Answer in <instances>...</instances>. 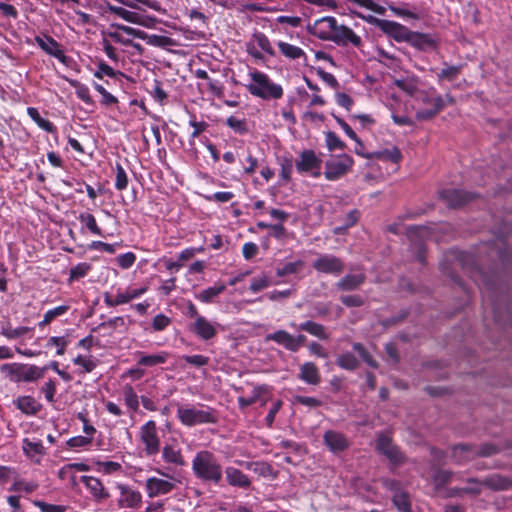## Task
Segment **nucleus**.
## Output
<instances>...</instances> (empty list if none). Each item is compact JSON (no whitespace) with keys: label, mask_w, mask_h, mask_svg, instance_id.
Listing matches in <instances>:
<instances>
[{"label":"nucleus","mask_w":512,"mask_h":512,"mask_svg":"<svg viewBox=\"0 0 512 512\" xmlns=\"http://www.w3.org/2000/svg\"><path fill=\"white\" fill-rule=\"evenodd\" d=\"M501 449L492 443L482 444L478 449L475 448V457H490L500 452Z\"/></svg>","instance_id":"obj_58"},{"label":"nucleus","mask_w":512,"mask_h":512,"mask_svg":"<svg viewBox=\"0 0 512 512\" xmlns=\"http://www.w3.org/2000/svg\"><path fill=\"white\" fill-rule=\"evenodd\" d=\"M167 358L168 354L166 352L153 355H144L143 353H139V359L137 363L140 366L152 367L159 364H164L167 361Z\"/></svg>","instance_id":"obj_40"},{"label":"nucleus","mask_w":512,"mask_h":512,"mask_svg":"<svg viewBox=\"0 0 512 512\" xmlns=\"http://www.w3.org/2000/svg\"><path fill=\"white\" fill-rule=\"evenodd\" d=\"M325 142L329 151L344 150L346 148V144L332 131H328L325 134Z\"/></svg>","instance_id":"obj_50"},{"label":"nucleus","mask_w":512,"mask_h":512,"mask_svg":"<svg viewBox=\"0 0 512 512\" xmlns=\"http://www.w3.org/2000/svg\"><path fill=\"white\" fill-rule=\"evenodd\" d=\"M15 404L16 407L26 415H35L42 408V405L32 396H21L17 398Z\"/></svg>","instance_id":"obj_35"},{"label":"nucleus","mask_w":512,"mask_h":512,"mask_svg":"<svg viewBox=\"0 0 512 512\" xmlns=\"http://www.w3.org/2000/svg\"><path fill=\"white\" fill-rule=\"evenodd\" d=\"M190 330L202 340H210L217 334V328L205 317H199L191 325Z\"/></svg>","instance_id":"obj_21"},{"label":"nucleus","mask_w":512,"mask_h":512,"mask_svg":"<svg viewBox=\"0 0 512 512\" xmlns=\"http://www.w3.org/2000/svg\"><path fill=\"white\" fill-rule=\"evenodd\" d=\"M98 359L88 356L84 357L82 355H78L73 359V363L75 365L81 366L83 368V373L92 372L98 365Z\"/></svg>","instance_id":"obj_48"},{"label":"nucleus","mask_w":512,"mask_h":512,"mask_svg":"<svg viewBox=\"0 0 512 512\" xmlns=\"http://www.w3.org/2000/svg\"><path fill=\"white\" fill-rule=\"evenodd\" d=\"M381 31L393 38L396 42H406L410 33V29L406 26L390 20L382 22Z\"/></svg>","instance_id":"obj_19"},{"label":"nucleus","mask_w":512,"mask_h":512,"mask_svg":"<svg viewBox=\"0 0 512 512\" xmlns=\"http://www.w3.org/2000/svg\"><path fill=\"white\" fill-rule=\"evenodd\" d=\"M365 280L366 276L364 273L348 274L336 283V287L341 291H353L359 288Z\"/></svg>","instance_id":"obj_28"},{"label":"nucleus","mask_w":512,"mask_h":512,"mask_svg":"<svg viewBox=\"0 0 512 512\" xmlns=\"http://www.w3.org/2000/svg\"><path fill=\"white\" fill-rule=\"evenodd\" d=\"M69 344L68 336H52L47 340V348H56V355L62 356L65 354L66 348Z\"/></svg>","instance_id":"obj_47"},{"label":"nucleus","mask_w":512,"mask_h":512,"mask_svg":"<svg viewBox=\"0 0 512 512\" xmlns=\"http://www.w3.org/2000/svg\"><path fill=\"white\" fill-rule=\"evenodd\" d=\"M266 341H274L283 346L286 350L295 352L294 336L285 330H277L265 337Z\"/></svg>","instance_id":"obj_29"},{"label":"nucleus","mask_w":512,"mask_h":512,"mask_svg":"<svg viewBox=\"0 0 512 512\" xmlns=\"http://www.w3.org/2000/svg\"><path fill=\"white\" fill-rule=\"evenodd\" d=\"M117 74H120V72L115 71L111 66L103 61H100L98 63V69L94 72V77L102 79L103 76L106 75L110 78H114Z\"/></svg>","instance_id":"obj_60"},{"label":"nucleus","mask_w":512,"mask_h":512,"mask_svg":"<svg viewBox=\"0 0 512 512\" xmlns=\"http://www.w3.org/2000/svg\"><path fill=\"white\" fill-rule=\"evenodd\" d=\"M337 20L332 16H325L316 20L308 27L309 32L320 40L331 41L337 29Z\"/></svg>","instance_id":"obj_8"},{"label":"nucleus","mask_w":512,"mask_h":512,"mask_svg":"<svg viewBox=\"0 0 512 512\" xmlns=\"http://www.w3.org/2000/svg\"><path fill=\"white\" fill-rule=\"evenodd\" d=\"M298 377L310 385H318L321 381L319 370L313 362H305L302 364Z\"/></svg>","instance_id":"obj_27"},{"label":"nucleus","mask_w":512,"mask_h":512,"mask_svg":"<svg viewBox=\"0 0 512 512\" xmlns=\"http://www.w3.org/2000/svg\"><path fill=\"white\" fill-rule=\"evenodd\" d=\"M111 28H116L118 30H121V31L125 32L126 34L133 36L135 38L147 40L148 44H151V45L163 46V45L170 44V42H171V39L169 37L159 36V35L148 36L147 33L142 30L135 29L133 27L126 26V25L119 24V23H112Z\"/></svg>","instance_id":"obj_12"},{"label":"nucleus","mask_w":512,"mask_h":512,"mask_svg":"<svg viewBox=\"0 0 512 512\" xmlns=\"http://www.w3.org/2000/svg\"><path fill=\"white\" fill-rule=\"evenodd\" d=\"M445 67L437 73V79L439 82L441 81H449L452 82L456 80L462 72L463 65H447L444 64Z\"/></svg>","instance_id":"obj_38"},{"label":"nucleus","mask_w":512,"mask_h":512,"mask_svg":"<svg viewBox=\"0 0 512 512\" xmlns=\"http://www.w3.org/2000/svg\"><path fill=\"white\" fill-rule=\"evenodd\" d=\"M226 125L239 135H244L249 131L248 123L245 118L232 115L226 119Z\"/></svg>","instance_id":"obj_46"},{"label":"nucleus","mask_w":512,"mask_h":512,"mask_svg":"<svg viewBox=\"0 0 512 512\" xmlns=\"http://www.w3.org/2000/svg\"><path fill=\"white\" fill-rule=\"evenodd\" d=\"M364 158L380 159L384 161H390L392 163H399L402 159V154L396 146H393L391 149H384L364 155Z\"/></svg>","instance_id":"obj_34"},{"label":"nucleus","mask_w":512,"mask_h":512,"mask_svg":"<svg viewBox=\"0 0 512 512\" xmlns=\"http://www.w3.org/2000/svg\"><path fill=\"white\" fill-rule=\"evenodd\" d=\"M277 46H278L281 54L290 60H296L301 57L306 58V54H305L304 50L298 46L292 45V44L284 42V41H279L277 43Z\"/></svg>","instance_id":"obj_37"},{"label":"nucleus","mask_w":512,"mask_h":512,"mask_svg":"<svg viewBox=\"0 0 512 512\" xmlns=\"http://www.w3.org/2000/svg\"><path fill=\"white\" fill-rule=\"evenodd\" d=\"M353 163V158L347 154L333 157L325 163L324 176L329 181L339 180L352 169Z\"/></svg>","instance_id":"obj_6"},{"label":"nucleus","mask_w":512,"mask_h":512,"mask_svg":"<svg viewBox=\"0 0 512 512\" xmlns=\"http://www.w3.org/2000/svg\"><path fill=\"white\" fill-rule=\"evenodd\" d=\"M337 45L346 46L348 44L353 45L354 47H360L362 44V39L360 36L356 35L352 29L345 25H338L331 40Z\"/></svg>","instance_id":"obj_16"},{"label":"nucleus","mask_w":512,"mask_h":512,"mask_svg":"<svg viewBox=\"0 0 512 512\" xmlns=\"http://www.w3.org/2000/svg\"><path fill=\"white\" fill-rule=\"evenodd\" d=\"M33 504L40 509L41 512H65L67 507L64 505L49 504L44 501L36 500Z\"/></svg>","instance_id":"obj_62"},{"label":"nucleus","mask_w":512,"mask_h":512,"mask_svg":"<svg viewBox=\"0 0 512 512\" xmlns=\"http://www.w3.org/2000/svg\"><path fill=\"white\" fill-rule=\"evenodd\" d=\"M27 114L29 117L44 131L48 133H53L56 131V127L52 122H50L47 119H44L39 114L38 110L34 107H28L27 108Z\"/></svg>","instance_id":"obj_41"},{"label":"nucleus","mask_w":512,"mask_h":512,"mask_svg":"<svg viewBox=\"0 0 512 512\" xmlns=\"http://www.w3.org/2000/svg\"><path fill=\"white\" fill-rule=\"evenodd\" d=\"M139 437L144 445L146 456L152 457L157 455L161 450V441L158 436L156 422L153 420L147 421L141 428Z\"/></svg>","instance_id":"obj_5"},{"label":"nucleus","mask_w":512,"mask_h":512,"mask_svg":"<svg viewBox=\"0 0 512 512\" xmlns=\"http://www.w3.org/2000/svg\"><path fill=\"white\" fill-rule=\"evenodd\" d=\"M226 290L225 284H216L212 287L202 290L196 295V298L204 303H210L216 298L219 294L223 293Z\"/></svg>","instance_id":"obj_39"},{"label":"nucleus","mask_w":512,"mask_h":512,"mask_svg":"<svg viewBox=\"0 0 512 512\" xmlns=\"http://www.w3.org/2000/svg\"><path fill=\"white\" fill-rule=\"evenodd\" d=\"M177 418L187 427H193L203 424H216L218 421L217 412L214 408L198 405H179L177 408Z\"/></svg>","instance_id":"obj_2"},{"label":"nucleus","mask_w":512,"mask_h":512,"mask_svg":"<svg viewBox=\"0 0 512 512\" xmlns=\"http://www.w3.org/2000/svg\"><path fill=\"white\" fill-rule=\"evenodd\" d=\"M91 268H92L91 265L86 262L77 264L75 267L70 269L69 280L74 281V280H78L82 277H85L88 274V272L91 270Z\"/></svg>","instance_id":"obj_54"},{"label":"nucleus","mask_w":512,"mask_h":512,"mask_svg":"<svg viewBox=\"0 0 512 512\" xmlns=\"http://www.w3.org/2000/svg\"><path fill=\"white\" fill-rule=\"evenodd\" d=\"M270 392L271 388L266 384L255 386L254 389L252 390V394L250 397H238L237 401L239 404V408L241 410H244L248 406L259 401L263 396L269 395Z\"/></svg>","instance_id":"obj_26"},{"label":"nucleus","mask_w":512,"mask_h":512,"mask_svg":"<svg viewBox=\"0 0 512 512\" xmlns=\"http://www.w3.org/2000/svg\"><path fill=\"white\" fill-rule=\"evenodd\" d=\"M14 382H34L44 377L47 367H38L23 363H6L0 367Z\"/></svg>","instance_id":"obj_4"},{"label":"nucleus","mask_w":512,"mask_h":512,"mask_svg":"<svg viewBox=\"0 0 512 512\" xmlns=\"http://www.w3.org/2000/svg\"><path fill=\"white\" fill-rule=\"evenodd\" d=\"M325 445L332 452H340L348 448L349 442L345 435L341 432L328 430L323 435Z\"/></svg>","instance_id":"obj_24"},{"label":"nucleus","mask_w":512,"mask_h":512,"mask_svg":"<svg viewBox=\"0 0 512 512\" xmlns=\"http://www.w3.org/2000/svg\"><path fill=\"white\" fill-rule=\"evenodd\" d=\"M297 328L301 331L309 333L314 337H317L320 340H327L330 337L324 325L314 322L312 320H307L305 322L300 323Z\"/></svg>","instance_id":"obj_30"},{"label":"nucleus","mask_w":512,"mask_h":512,"mask_svg":"<svg viewBox=\"0 0 512 512\" xmlns=\"http://www.w3.org/2000/svg\"><path fill=\"white\" fill-rule=\"evenodd\" d=\"M322 160L311 149L304 150L296 161L297 171L307 173L321 169Z\"/></svg>","instance_id":"obj_15"},{"label":"nucleus","mask_w":512,"mask_h":512,"mask_svg":"<svg viewBox=\"0 0 512 512\" xmlns=\"http://www.w3.org/2000/svg\"><path fill=\"white\" fill-rule=\"evenodd\" d=\"M376 449L395 465H400L406 460L405 455L398 446L393 444L392 439L388 434H379L376 440Z\"/></svg>","instance_id":"obj_7"},{"label":"nucleus","mask_w":512,"mask_h":512,"mask_svg":"<svg viewBox=\"0 0 512 512\" xmlns=\"http://www.w3.org/2000/svg\"><path fill=\"white\" fill-rule=\"evenodd\" d=\"M476 195L455 188H446L439 192V198L450 208H459L470 202Z\"/></svg>","instance_id":"obj_11"},{"label":"nucleus","mask_w":512,"mask_h":512,"mask_svg":"<svg viewBox=\"0 0 512 512\" xmlns=\"http://www.w3.org/2000/svg\"><path fill=\"white\" fill-rule=\"evenodd\" d=\"M451 457L455 464L463 465L475 458V445L460 443L451 447Z\"/></svg>","instance_id":"obj_20"},{"label":"nucleus","mask_w":512,"mask_h":512,"mask_svg":"<svg viewBox=\"0 0 512 512\" xmlns=\"http://www.w3.org/2000/svg\"><path fill=\"white\" fill-rule=\"evenodd\" d=\"M14 480H15L14 483L9 488L10 491L18 492V491L23 490L27 493H31V492L35 491L38 487V485L33 482L25 483L22 480H16V478Z\"/></svg>","instance_id":"obj_63"},{"label":"nucleus","mask_w":512,"mask_h":512,"mask_svg":"<svg viewBox=\"0 0 512 512\" xmlns=\"http://www.w3.org/2000/svg\"><path fill=\"white\" fill-rule=\"evenodd\" d=\"M483 486L494 492L507 491L512 488V478L493 473L482 479Z\"/></svg>","instance_id":"obj_17"},{"label":"nucleus","mask_w":512,"mask_h":512,"mask_svg":"<svg viewBox=\"0 0 512 512\" xmlns=\"http://www.w3.org/2000/svg\"><path fill=\"white\" fill-rule=\"evenodd\" d=\"M162 458L166 463L176 466H183L185 464L181 450L177 445L165 444L162 449Z\"/></svg>","instance_id":"obj_33"},{"label":"nucleus","mask_w":512,"mask_h":512,"mask_svg":"<svg viewBox=\"0 0 512 512\" xmlns=\"http://www.w3.org/2000/svg\"><path fill=\"white\" fill-rule=\"evenodd\" d=\"M249 75L252 83L246 87L251 95L264 100L280 99L283 96L282 87L272 82L267 74L255 70L250 72Z\"/></svg>","instance_id":"obj_3"},{"label":"nucleus","mask_w":512,"mask_h":512,"mask_svg":"<svg viewBox=\"0 0 512 512\" xmlns=\"http://www.w3.org/2000/svg\"><path fill=\"white\" fill-rule=\"evenodd\" d=\"M433 107L429 109L418 110L415 117L419 121L430 120L435 117L444 107L445 103L441 95H436L432 98Z\"/></svg>","instance_id":"obj_32"},{"label":"nucleus","mask_w":512,"mask_h":512,"mask_svg":"<svg viewBox=\"0 0 512 512\" xmlns=\"http://www.w3.org/2000/svg\"><path fill=\"white\" fill-rule=\"evenodd\" d=\"M70 309L69 305H60L53 309L48 310L44 316L43 319L38 323V326L40 328L45 327L49 325L54 319L57 317L63 316L66 314Z\"/></svg>","instance_id":"obj_43"},{"label":"nucleus","mask_w":512,"mask_h":512,"mask_svg":"<svg viewBox=\"0 0 512 512\" xmlns=\"http://www.w3.org/2000/svg\"><path fill=\"white\" fill-rule=\"evenodd\" d=\"M123 393H124V399H125L127 406L133 410H137V408L139 406V400H138V396L135 393L132 386H129V385L125 386Z\"/></svg>","instance_id":"obj_59"},{"label":"nucleus","mask_w":512,"mask_h":512,"mask_svg":"<svg viewBox=\"0 0 512 512\" xmlns=\"http://www.w3.org/2000/svg\"><path fill=\"white\" fill-rule=\"evenodd\" d=\"M246 468L251 469L262 477H270L272 479L277 477V472L273 469L272 465L264 461L247 462Z\"/></svg>","instance_id":"obj_36"},{"label":"nucleus","mask_w":512,"mask_h":512,"mask_svg":"<svg viewBox=\"0 0 512 512\" xmlns=\"http://www.w3.org/2000/svg\"><path fill=\"white\" fill-rule=\"evenodd\" d=\"M312 266L320 273L332 275H340L345 268L343 260L332 254L320 255Z\"/></svg>","instance_id":"obj_9"},{"label":"nucleus","mask_w":512,"mask_h":512,"mask_svg":"<svg viewBox=\"0 0 512 512\" xmlns=\"http://www.w3.org/2000/svg\"><path fill=\"white\" fill-rule=\"evenodd\" d=\"M171 323V319L164 314H157L152 321V327L155 331H163Z\"/></svg>","instance_id":"obj_64"},{"label":"nucleus","mask_w":512,"mask_h":512,"mask_svg":"<svg viewBox=\"0 0 512 512\" xmlns=\"http://www.w3.org/2000/svg\"><path fill=\"white\" fill-rule=\"evenodd\" d=\"M130 302L128 292H118L113 298L109 293L104 294V303L108 307H115Z\"/></svg>","instance_id":"obj_51"},{"label":"nucleus","mask_w":512,"mask_h":512,"mask_svg":"<svg viewBox=\"0 0 512 512\" xmlns=\"http://www.w3.org/2000/svg\"><path fill=\"white\" fill-rule=\"evenodd\" d=\"M280 177L285 181L291 180V173L293 170L292 158H283L280 163Z\"/></svg>","instance_id":"obj_61"},{"label":"nucleus","mask_w":512,"mask_h":512,"mask_svg":"<svg viewBox=\"0 0 512 512\" xmlns=\"http://www.w3.org/2000/svg\"><path fill=\"white\" fill-rule=\"evenodd\" d=\"M406 43L421 51L432 50L437 46L436 40L430 34L415 31H410Z\"/></svg>","instance_id":"obj_18"},{"label":"nucleus","mask_w":512,"mask_h":512,"mask_svg":"<svg viewBox=\"0 0 512 512\" xmlns=\"http://www.w3.org/2000/svg\"><path fill=\"white\" fill-rule=\"evenodd\" d=\"M253 38L255 39L258 46L261 48V50H263L264 52H266L267 54H269L271 56L275 55V51L270 43V40L264 33H261V32L255 33L253 35Z\"/></svg>","instance_id":"obj_55"},{"label":"nucleus","mask_w":512,"mask_h":512,"mask_svg":"<svg viewBox=\"0 0 512 512\" xmlns=\"http://www.w3.org/2000/svg\"><path fill=\"white\" fill-rule=\"evenodd\" d=\"M175 485L164 479L151 477L146 481V489L150 498L170 493Z\"/></svg>","instance_id":"obj_23"},{"label":"nucleus","mask_w":512,"mask_h":512,"mask_svg":"<svg viewBox=\"0 0 512 512\" xmlns=\"http://www.w3.org/2000/svg\"><path fill=\"white\" fill-rule=\"evenodd\" d=\"M81 223H83L87 229L95 234V235H102V230L98 226L95 217L90 213H81L78 217Z\"/></svg>","instance_id":"obj_49"},{"label":"nucleus","mask_w":512,"mask_h":512,"mask_svg":"<svg viewBox=\"0 0 512 512\" xmlns=\"http://www.w3.org/2000/svg\"><path fill=\"white\" fill-rule=\"evenodd\" d=\"M118 489L120 491V496L117 501L119 508L137 509L141 506L142 495L139 491L123 484H119Z\"/></svg>","instance_id":"obj_13"},{"label":"nucleus","mask_w":512,"mask_h":512,"mask_svg":"<svg viewBox=\"0 0 512 512\" xmlns=\"http://www.w3.org/2000/svg\"><path fill=\"white\" fill-rule=\"evenodd\" d=\"M392 502L400 512H412L410 496L407 491L393 494Z\"/></svg>","instance_id":"obj_44"},{"label":"nucleus","mask_w":512,"mask_h":512,"mask_svg":"<svg viewBox=\"0 0 512 512\" xmlns=\"http://www.w3.org/2000/svg\"><path fill=\"white\" fill-rule=\"evenodd\" d=\"M454 472L450 470L437 469L435 470L432 480L436 490H440L446 484L450 483Z\"/></svg>","instance_id":"obj_45"},{"label":"nucleus","mask_w":512,"mask_h":512,"mask_svg":"<svg viewBox=\"0 0 512 512\" xmlns=\"http://www.w3.org/2000/svg\"><path fill=\"white\" fill-rule=\"evenodd\" d=\"M192 471L204 483L221 485L223 468L217 456L209 450H201L192 460Z\"/></svg>","instance_id":"obj_1"},{"label":"nucleus","mask_w":512,"mask_h":512,"mask_svg":"<svg viewBox=\"0 0 512 512\" xmlns=\"http://www.w3.org/2000/svg\"><path fill=\"white\" fill-rule=\"evenodd\" d=\"M466 483L469 484V486L464 487V493L471 495V496H478L482 493V480H479L478 478L470 477L464 480Z\"/></svg>","instance_id":"obj_53"},{"label":"nucleus","mask_w":512,"mask_h":512,"mask_svg":"<svg viewBox=\"0 0 512 512\" xmlns=\"http://www.w3.org/2000/svg\"><path fill=\"white\" fill-rule=\"evenodd\" d=\"M458 262L462 266L463 269L467 270L473 280L480 285V281L483 283L484 288L487 291L493 290V283L490 280H487L482 274L481 270L476 266L474 257L466 252L459 253Z\"/></svg>","instance_id":"obj_10"},{"label":"nucleus","mask_w":512,"mask_h":512,"mask_svg":"<svg viewBox=\"0 0 512 512\" xmlns=\"http://www.w3.org/2000/svg\"><path fill=\"white\" fill-rule=\"evenodd\" d=\"M128 185L127 174L120 163H116L115 188L119 191L125 190Z\"/></svg>","instance_id":"obj_57"},{"label":"nucleus","mask_w":512,"mask_h":512,"mask_svg":"<svg viewBox=\"0 0 512 512\" xmlns=\"http://www.w3.org/2000/svg\"><path fill=\"white\" fill-rule=\"evenodd\" d=\"M34 40L46 54L57 58L61 62H65L66 56L61 44H59L53 37L48 34H42L35 36Z\"/></svg>","instance_id":"obj_14"},{"label":"nucleus","mask_w":512,"mask_h":512,"mask_svg":"<svg viewBox=\"0 0 512 512\" xmlns=\"http://www.w3.org/2000/svg\"><path fill=\"white\" fill-rule=\"evenodd\" d=\"M336 364L349 371H354L360 366L359 360L350 352L340 354L336 359Z\"/></svg>","instance_id":"obj_42"},{"label":"nucleus","mask_w":512,"mask_h":512,"mask_svg":"<svg viewBox=\"0 0 512 512\" xmlns=\"http://www.w3.org/2000/svg\"><path fill=\"white\" fill-rule=\"evenodd\" d=\"M333 116V118L335 119V121L337 122V124L343 129V131L345 132V134L350 138L352 139L353 141L356 142V144H358L360 147L363 146V143L362 141L360 140V138L356 135V133L352 130V128L339 116L335 115L334 113L331 114Z\"/></svg>","instance_id":"obj_56"},{"label":"nucleus","mask_w":512,"mask_h":512,"mask_svg":"<svg viewBox=\"0 0 512 512\" xmlns=\"http://www.w3.org/2000/svg\"><path fill=\"white\" fill-rule=\"evenodd\" d=\"M108 9L110 12L116 14L117 16L121 17L127 22L147 26L145 22V17L139 13L129 11L123 7L113 5H108Z\"/></svg>","instance_id":"obj_31"},{"label":"nucleus","mask_w":512,"mask_h":512,"mask_svg":"<svg viewBox=\"0 0 512 512\" xmlns=\"http://www.w3.org/2000/svg\"><path fill=\"white\" fill-rule=\"evenodd\" d=\"M224 472L228 485L242 489H247L250 487L251 481L249 477L240 469L233 466H228L225 468Z\"/></svg>","instance_id":"obj_25"},{"label":"nucleus","mask_w":512,"mask_h":512,"mask_svg":"<svg viewBox=\"0 0 512 512\" xmlns=\"http://www.w3.org/2000/svg\"><path fill=\"white\" fill-rule=\"evenodd\" d=\"M81 481L92 494L96 502H101L110 497L109 492L104 487L100 479L93 476H82Z\"/></svg>","instance_id":"obj_22"},{"label":"nucleus","mask_w":512,"mask_h":512,"mask_svg":"<svg viewBox=\"0 0 512 512\" xmlns=\"http://www.w3.org/2000/svg\"><path fill=\"white\" fill-rule=\"evenodd\" d=\"M304 266V262L302 260H297L295 262L286 263L283 267H279L276 269V275L278 277H283L289 274L297 273Z\"/></svg>","instance_id":"obj_52"}]
</instances>
